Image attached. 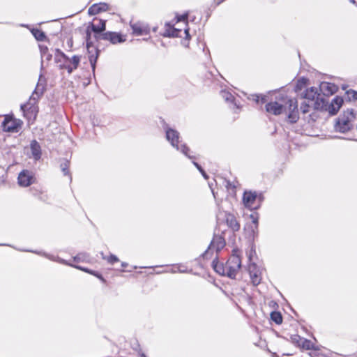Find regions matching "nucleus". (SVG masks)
Returning <instances> with one entry per match:
<instances>
[{
  "label": "nucleus",
  "instance_id": "47",
  "mask_svg": "<svg viewBox=\"0 0 357 357\" xmlns=\"http://www.w3.org/2000/svg\"><path fill=\"white\" fill-rule=\"evenodd\" d=\"M198 170H199L201 173L204 171V169H202V167H201L199 169H198Z\"/></svg>",
  "mask_w": 357,
  "mask_h": 357
},
{
  "label": "nucleus",
  "instance_id": "43",
  "mask_svg": "<svg viewBox=\"0 0 357 357\" xmlns=\"http://www.w3.org/2000/svg\"><path fill=\"white\" fill-rule=\"evenodd\" d=\"M100 255H101V256H102V259H107V257H106L105 256V255H104V253H103L102 252H100Z\"/></svg>",
  "mask_w": 357,
  "mask_h": 357
},
{
  "label": "nucleus",
  "instance_id": "17",
  "mask_svg": "<svg viewBox=\"0 0 357 357\" xmlns=\"http://www.w3.org/2000/svg\"><path fill=\"white\" fill-rule=\"evenodd\" d=\"M319 88L321 93L326 96L333 95L338 90L337 85L326 82H321Z\"/></svg>",
  "mask_w": 357,
  "mask_h": 357
},
{
  "label": "nucleus",
  "instance_id": "3",
  "mask_svg": "<svg viewBox=\"0 0 357 357\" xmlns=\"http://www.w3.org/2000/svg\"><path fill=\"white\" fill-rule=\"evenodd\" d=\"M43 75H40L37 86L29 98L27 102L21 105V109L24 115L28 119L36 118L38 112L37 102L40 96L43 94L45 89V84L42 83Z\"/></svg>",
  "mask_w": 357,
  "mask_h": 357
},
{
  "label": "nucleus",
  "instance_id": "29",
  "mask_svg": "<svg viewBox=\"0 0 357 357\" xmlns=\"http://www.w3.org/2000/svg\"><path fill=\"white\" fill-rule=\"evenodd\" d=\"M290 339H291V341L292 342V343H294L295 345H296L297 347H301V344L303 340V338L301 337L300 335H298L297 334L291 335L290 337Z\"/></svg>",
  "mask_w": 357,
  "mask_h": 357
},
{
  "label": "nucleus",
  "instance_id": "4",
  "mask_svg": "<svg viewBox=\"0 0 357 357\" xmlns=\"http://www.w3.org/2000/svg\"><path fill=\"white\" fill-rule=\"evenodd\" d=\"M355 115L353 109H347L336 120L335 129L340 132L349 131L351 127V122L354 120Z\"/></svg>",
  "mask_w": 357,
  "mask_h": 357
},
{
  "label": "nucleus",
  "instance_id": "33",
  "mask_svg": "<svg viewBox=\"0 0 357 357\" xmlns=\"http://www.w3.org/2000/svg\"><path fill=\"white\" fill-rule=\"evenodd\" d=\"M87 258H88V255L86 254L80 253V254H78L77 255H76L75 257H74L73 261L75 262L84 261L86 260Z\"/></svg>",
  "mask_w": 357,
  "mask_h": 357
},
{
  "label": "nucleus",
  "instance_id": "44",
  "mask_svg": "<svg viewBox=\"0 0 357 357\" xmlns=\"http://www.w3.org/2000/svg\"><path fill=\"white\" fill-rule=\"evenodd\" d=\"M121 266H122V267H123V268H126V267L128 266V264H127V263H126V262H123V263L121 264Z\"/></svg>",
  "mask_w": 357,
  "mask_h": 357
},
{
  "label": "nucleus",
  "instance_id": "11",
  "mask_svg": "<svg viewBox=\"0 0 357 357\" xmlns=\"http://www.w3.org/2000/svg\"><path fill=\"white\" fill-rule=\"evenodd\" d=\"M81 60V56L74 55L72 58L68 57V61L58 66L60 70H67L69 74L77 68Z\"/></svg>",
  "mask_w": 357,
  "mask_h": 357
},
{
  "label": "nucleus",
  "instance_id": "25",
  "mask_svg": "<svg viewBox=\"0 0 357 357\" xmlns=\"http://www.w3.org/2000/svg\"><path fill=\"white\" fill-rule=\"evenodd\" d=\"M31 33L38 41H44L46 39L45 33L38 29H33Z\"/></svg>",
  "mask_w": 357,
  "mask_h": 357
},
{
  "label": "nucleus",
  "instance_id": "40",
  "mask_svg": "<svg viewBox=\"0 0 357 357\" xmlns=\"http://www.w3.org/2000/svg\"><path fill=\"white\" fill-rule=\"evenodd\" d=\"M192 163L197 168V169L201 167V166L197 162L193 161Z\"/></svg>",
  "mask_w": 357,
  "mask_h": 357
},
{
  "label": "nucleus",
  "instance_id": "48",
  "mask_svg": "<svg viewBox=\"0 0 357 357\" xmlns=\"http://www.w3.org/2000/svg\"><path fill=\"white\" fill-rule=\"evenodd\" d=\"M352 3H355L354 0H350Z\"/></svg>",
  "mask_w": 357,
  "mask_h": 357
},
{
  "label": "nucleus",
  "instance_id": "42",
  "mask_svg": "<svg viewBox=\"0 0 357 357\" xmlns=\"http://www.w3.org/2000/svg\"><path fill=\"white\" fill-rule=\"evenodd\" d=\"M255 97V98L254 99L257 102H259V97L257 95L254 96Z\"/></svg>",
  "mask_w": 357,
  "mask_h": 357
},
{
  "label": "nucleus",
  "instance_id": "28",
  "mask_svg": "<svg viewBox=\"0 0 357 357\" xmlns=\"http://www.w3.org/2000/svg\"><path fill=\"white\" fill-rule=\"evenodd\" d=\"M310 108L313 109V105L308 101L304 100L301 105V110L303 114L308 113L310 111Z\"/></svg>",
  "mask_w": 357,
  "mask_h": 357
},
{
  "label": "nucleus",
  "instance_id": "35",
  "mask_svg": "<svg viewBox=\"0 0 357 357\" xmlns=\"http://www.w3.org/2000/svg\"><path fill=\"white\" fill-rule=\"evenodd\" d=\"M107 261L110 264H114L115 262L119 261L118 257L114 255H110L107 258Z\"/></svg>",
  "mask_w": 357,
  "mask_h": 357
},
{
  "label": "nucleus",
  "instance_id": "16",
  "mask_svg": "<svg viewBox=\"0 0 357 357\" xmlns=\"http://www.w3.org/2000/svg\"><path fill=\"white\" fill-rule=\"evenodd\" d=\"M225 220L228 227L230 228L234 232L240 230V224L234 214L230 213H225Z\"/></svg>",
  "mask_w": 357,
  "mask_h": 357
},
{
  "label": "nucleus",
  "instance_id": "21",
  "mask_svg": "<svg viewBox=\"0 0 357 357\" xmlns=\"http://www.w3.org/2000/svg\"><path fill=\"white\" fill-rule=\"evenodd\" d=\"M181 29L172 27L169 24H166L165 31L163 36L165 37H181Z\"/></svg>",
  "mask_w": 357,
  "mask_h": 357
},
{
  "label": "nucleus",
  "instance_id": "15",
  "mask_svg": "<svg viewBox=\"0 0 357 357\" xmlns=\"http://www.w3.org/2000/svg\"><path fill=\"white\" fill-rule=\"evenodd\" d=\"M20 124L15 120L6 117L1 123L2 128L6 132H18Z\"/></svg>",
  "mask_w": 357,
  "mask_h": 357
},
{
  "label": "nucleus",
  "instance_id": "36",
  "mask_svg": "<svg viewBox=\"0 0 357 357\" xmlns=\"http://www.w3.org/2000/svg\"><path fill=\"white\" fill-rule=\"evenodd\" d=\"M96 54H98V52H96ZM97 58H98V54H96V56H94L93 55H91L89 56V61L91 63L93 70H95V66H96Z\"/></svg>",
  "mask_w": 357,
  "mask_h": 357
},
{
  "label": "nucleus",
  "instance_id": "5",
  "mask_svg": "<svg viewBox=\"0 0 357 357\" xmlns=\"http://www.w3.org/2000/svg\"><path fill=\"white\" fill-rule=\"evenodd\" d=\"M166 138L170 142L173 147H175L178 151H181L185 156L192 159L193 156L189 154L190 149L186 144H181L180 146L179 143V132L176 130L166 127L165 128Z\"/></svg>",
  "mask_w": 357,
  "mask_h": 357
},
{
  "label": "nucleus",
  "instance_id": "22",
  "mask_svg": "<svg viewBox=\"0 0 357 357\" xmlns=\"http://www.w3.org/2000/svg\"><path fill=\"white\" fill-rule=\"evenodd\" d=\"M54 61L59 66L61 63H63L68 61V56H67L63 52H61L59 49H56L54 55Z\"/></svg>",
  "mask_w": 357,
  "mask_h": 357
},
{
  "label": "nucleus",
  "instance_id": "23",
  "mask_svg": "<svg viewBox=\"0 0 357 357\" xmlns=\"http://www.w3.org/2000/svg\"><path fill=\"white\" fill-rule=\"evenodd\" d=\"M220 93H221L222 98H224L227 102L233 103L235 106L237 107V108L238 107L236 102H234V96L230 92L223 90V91H221Z\"/></svg>",
  "mask_w": 357,
  "mask_h": 357
},
{
  "label": "nucleus",
  "instance_id": "2",
  "mask_svg": "<svg viewBox=\"0 0 357 357\" xmlns=\"http://www.w3.org/2000/svg\"><path fill=\"white\" fill-rule=\"evenodd\" d=\"M240 252L238 249H234L232 255L225 264L219 262L216 259H214L212 266L215 271L221 275H226L231 279L235 278L241 267Z\"/></svg>",
  "mask_w": 357,
  "mask_h": 357
},
{
  "label": "nucleus",
  "instance_id": "41",
  "mask_svg": "<svg viewBox=\"0 0 357 357\" xmlns=\"http://www.w3.org/2000/svg\"><path fill=\"white\" fill-rule=\"evenodd\" d=\"M202 174L203 175V176L207 179L208 178V176L206 175V172H204V170L202 172Z\"/></svg>",
  "mask_w": 357,
  "mask_h": 357
},
{
  "label": "nucleus",
  "instance_id": "6",
  "mask_svg": "<svg viewBox=\"0 0 357 357\" xmlns=\"http://www.w3.org/2000/svg\"><path fill=\"white\" fill-rule=\"evenodd\" d=\"M305 100L308 101L313 105L314 110H322L326 106V100L320 97L317 92V89L314 87L307 89L303 96Z\"/></svg>",
  "mask_w": 357,
  "mask_h": 357
},
{
  "label": "nucleus",
  "instance_id": "31",
  "mask_svg": "<svg viewBox=\"0 0 357 357\" xmlns=\"http://www.w3.org/2000/svg\"><path fill=\"white\" fill-rule=\"evenodd\" d=\"M69 164H70V162L68 160H64L63 162H62L61 164V171L63 173V174L65 176L66 175H69L70 174V172H69Z\"/></svg>",
  "mask_w": 357,
  "mask_h": 357
},
{
  "label": "nucleus",
  "instance_id": "38",
  "mask_svg": "<svg viewBox=\"0 0 357 357\" xmlns=\"http://www.w3.org/2000/svg\"><path fill=\"white\" fill-rule=\"evenodd\" d=\"M226 188L227 189H234L235 188V185L234 184H232L230 181H226Z\"/></svg>",
  "mask_w": 357,
  "mask_h": 357
},
{
  "label": "nucleus",
  "instance_id": "18",
  "mask_svg": "<svg viewBox=\"0 0 357 357\" xmlns=\"http://www.w3.org/2000/svg\"><path fill=\"white\" fill-rule=\"evenodd\" d=\"M132 33L136 36H143L149 33V30L146 26L141 22L130 23Z\"/></svg>",
  "mask_w": 357,
  "mask_h": 357
},
{
  "label": "nucleus",
  "instance_id": "9",
  "mask_svg": "<svg viewBox=\"0 0 357 357\" xmlns=\"http://www.w3.org/2000/svg\"><path fill=\"white\" fill-rule=\"evenodd\" d=\"M225 245V241L221 236H215L209 245L208 250L203 254L204 258H208L213 250L220 251Z\"/></svg>",
  "mask_w": 357,
  "mask_h": 357
},
{
  "label": "nucleus",
  "instance_id": "34",
  "mask_svg": "<svg viewBox=\"0 0 357 357\" xmlns=\"http://www.w3.org/2000/svg\"><path fill=\"white\" fill-rule=\"evenodd\" d=\"M347 98L349 101L357 100V92L354 90H349L347 91Z\"/></svg>",
  "mask_w": 357,
  "mask_h": 357
},
{
  "label": "nucleus",
  "instance_id": "26",
  "mask_svg": "<svg viewBox=\"0 0 357 357\" xmlns=\"http://www.w3.org/2000/svg\"><path fill=\"white\" fill-rule=\"evenodd\" d=\"M250 218L252 220L253 226H251L252 229V236H255V233H257L258 231V218L255 214H251Z\"/></svg>",
  "mask_w": 357,
  "mask_h": 357
},
{
  "label": "nucleus",
  "instance_id": "46",
  "mask_svg": "<svg viewBox=\"0 0 357 357\" xmlns=\"http://www.w3.org/2000/svg\"><path fill=\"white\" fill-rule=\"evenodd\" d=\"M265 100H266L265 97H262V98H261V102H265Z\"/></svg>",
  "mask_w": 357,
  "mask_h": 357
},
{
  "label": "nucleus",
  "instance_id": "45",
  "mask_svg": "<svg viewBox=\"0 0 357 357\" xmlns=\"http://www.w3.org/2000/svg\"><path fill=\"white\" fill-rule=\"evenodd\" d=\"M139 355H140L142 357H146L144 353H139Z\"/></svg>",
  "mask_w": 357,
  "mask_h": 357
},
{
  "label": "nucleus",
  "instance_id": "13",
  "mask_svg": "<svg viewBox=\"0 0 357 357\" xmlns=\"http://www.w3.org/2000/svg\"><path fill=\"white\" fill-rule=\"evenodd\" d=\"M248 272L253 285L257 286L260 284L261 280V271L255 263H250L249 264Z\"/></svg>",
  "mask_w": 357,
  "mask_h": 357
},
{
  "label": "nucleus",
  "instance_id": "1",
  "mask_svg": "<svg viewBox=\"0 0 357 357\" xmlns=\"http://www.w3.org/2000/svg\"><path fill=\"white\" fill-rule=\"evenodd\" d=\"M267 112L274 115H279L283 113L287 114L288 119L291 123H296L298 119V111L297 101L289 98L287 96H282L275 101H271L266 105Z\"/></svg>",
  "mask_w": 357,
  "mask_h": 357
},
{
  "label": "nucleus",
  "instance_id": "24",
  "mask_svg": "<svg viewBox=\"0 0 357 357\" xmlns=\"http://www.w3.org/2000/svg\"><path fill=\"white\" fill-rule=\"evenodd\" d=\"M42 60L44 59L49 61L52 59V55L49 53V50L47 46L39 45Z\"/></svg>",
  "mask_w": 357,
  "mask_h": 357
},
{
  "label": "nucleus",
  "instance_id": "10",
  "mask_svg": "<svg viewBox=\"0 0 357 357\" xmlns=\"http://www.w3.org/2000/svg\"><path fill=\"white\" fill-rule=\"evenodd\" d=\"M95 38L96 40H107L109 41L112 44L121 43L126 40V39L123 38L120 33L111 31L105 32L100 35H96Z\"/></svg>",
  "mask_w": 357,
  "mask_h": 357
},
{
  "label": "nucleus",
  "instance_id": "14",
  "mask_svg": "<svg viewBox=\"0 0 357 357\" xmlns=\"http://www.w3.org/2000/svg\"><path fill=\"white\" fill-rule=\"evenodd\" d=\"M17 180L20 186L27 187L34 182V177L32 172L29 170H23L19 174Z\"/></svg>",
  "mask_w": 357,
  "mask_h": 357
},
{
  "label": "nucleus",
  "instance_id": "12",
  "mask_svg": "<svg viewBox=\"0 0 357 357\" xmlns=\"http://www.w3.org/2000/svg\"><path fill=\"white\" fill-rule=\"evenodd\" d=\"M344 102L343 98L340 96L335 97L330 104L326 101V106L322 109L329 112L331 115L337 113Z\"/></svg>",
  "mask_w": 357,
  "mask_h": 357
},
{
  "label": "nucleus",
  "instance_id": "32",
  "mask_svg": "<svg viewBox=\"0 0 357 357\" xmlns=\"http://www.w3.org/2000/svg\"><path fill=\"white\" fill-rule=\"evenodd\" d=\"M75 267L77 269H79V270H82V271H84V272H86V273H89L91 274H93L96 276H97L98 278H100L101 280L104 281V279L102 277L101 275H99L98 273H95L94 271H90L89 269L88 268H83L82 266H75Z\"/></svg>",
  "mask_w": 357,
  "mask_h": 357
},
{
  "label": "nucleus",
  "instance_id": "27",
  "mask_svg": "<svg viewBox=\"0 0 357 357\" xmlns=\"http://www.w3.org/2000/svg\"><path fill=\"white\" fill-rule=\"evenodd\" d=\"M271 318L277 324H280L282 322V317L279 312H272Z\"/></svg>",
  "mask_w": 357,
  "mask_h": 357
},
{
  "label": "nucleus",
  "instance_id": "20",
  "mask_svg": "<svg viewBox=\"0 0 357 357\" xmlns=\"http://www.w3.org/2000/svg\"><path fill=\"white\" fill-rule=\"evenodd\" d=\"M31 155L35 160H39L41 158V147L36 140H33L30 144Z\"/></svg>",
  "mask_w": 357,
  "mask_h": 357
},
{
  "label": "nucleus",
  "instance_id": "8",
  "mask_svg": "<svg viewBox=\"0 0 357 357\" xmlns=\"http://www.w3.org/2000/svg\"><path fill=\"white\" fill-rule=\"evenodd\" d=\"M94 21L98 22V24H96V23L90 24L86 30V47L88 49L91 46H92V42L90 41L91 33L89 31V29H91V31L95 33V36L102 34L103 33H102V32H103L106 29V21L105 20L95 18Z\"/></svg>",
  "mask_w": 357,
  "mask_h": 357
},
{
  "label": "nucleus",
  "instance_id": "30",
  "mask_svg": "<svg viewBox=\"0 0 357 357\" xmlns=\"http://www.w3.org/2000/svg\"><path fill=\"white\" fill-rule=\"evenodd\" d=\"M301 347L307 350H310V349L316 350L312 342L310 340L305 339V338H303V340L302 342Z\"/></svg>",
  "mask_w": 357,
  "mask_h": 357
},
{
  "label": "nucleus",
  "instance_id": "39",
  "mask_svg": "<svg viewBox=\"0 0 357 357\" xmlns=\"http://www.w3.org/2000/svg\"><path fill=\"white\" fill-rule=\"evenodd\" d=\"M184 33L185 34L186 38H188V39L190 38V34H189V29H185Z\"/></svg>",
  "mask_w": 357,
  "mask_h": 357
},
{
  "label": "nucleus",
  "instance_id": "37",
  "mask_svg": "<svg viewBox=\"0 0 357 357\" xmlns=\"http://www.w3.org/2000/svg\"><path fill=\"white\" fill-rule=\"evenodd\" d=\"M188 19V14H183L180 16H177V22H186Z\"/></svg>",
  "mask_w": 357,
  "mask_h": 357
},
{
  "label": "nucleus",
  "instance_id": "7",
  "mask_svg": "<svg viewBox=\"0 0 357 357\" xmlns=\"http://www.w3.org/2000/svg\"><path fill=\"white\" fill-rule=\"evenodd\" d=\"M263 200L261 195H258L256 192L245 191L243 196V202L245 206L250 210L259 208Z\"/></svg>",
  "mask_w": 357,
  "mask_h": 357
},
{
  "label": "nucleus",
  "instance_id": "19",
  "mask_svg": "<svg viewBox=\"0 0 357 357\" xmlns=\"http://www.w3.org/2000/svg\"><path fill=\"white\" fill-rule=\"evenodd\" d=\"M109 9V5L106 3H94L88 10L90 15H95Z\"/></svg>",
  "mask_w": 357,
  "mask_h": 357
}]
</instances>
